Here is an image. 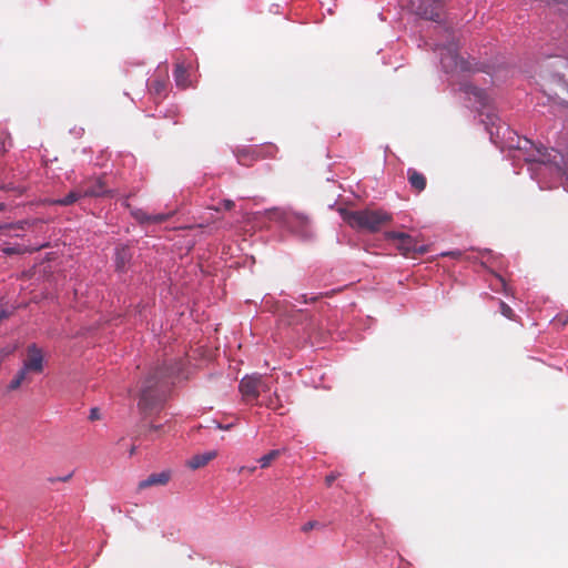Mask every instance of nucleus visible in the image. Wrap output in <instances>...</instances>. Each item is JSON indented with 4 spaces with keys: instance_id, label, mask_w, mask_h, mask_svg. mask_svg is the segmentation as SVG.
<instances>
[{
    "instance_id": "f257e3e1",
    "label": "nucleus",
    "mask_w": 568,
    "mask_h": 568,
    "mask_svg": "<svg viewBox=\"0 0 568 568\" xmlns=\"http://www.w3.org/2000/svg\"><path fill=\"white\" fill-rule=\"evenodd\" d=\"M172 375L168 367H159L150 373L142 382L139 395V409L150 414L161 407L168 390L166 378Z\"/></svg>"
},
{
    "instance_id": "f03ea898",
    "label": "nucleus",
    "mask_w": 568,
    "mask_h": 568,
    "mask_svg": "<svg viewBox=\"0 0 568 568\" xmlns=\"http://www.w3.org/2000/svg\"><path fill=\"white\" fill-rule=\"evenodd\" d=\"M343 220L353 229L376 233L383 226L388 225L393 221L390 213L384 210H341Z\"/></svg>"
},
{
    "instance_id": "7ed1b4c3",
    "label": "nucleus",
    "mask_w": 568,
    "mask_h": 568,
    "mask_svg": "<svg viewBox=\"0 0 568 568\" xmlns=\"http://www.w3.org/2000/svg\"><path fill=\"white\" fill-rule=\"evenodd\" d=\"M386 240H396L398 241L397 248L402 252L403 255L408 256L413 253L424 254L427 252V247L424 245H418L416 239L410 236L409 234L389 231L384 234Z\"/></svg>"
},
{
    "instance_id": "20e7f679",
    "label": "nucleus",
    "mask_w": 568,
    "mask_h": 568,
    "mask_svg": "<svg viewBox=\"0 0 568 568\" xmlns=\"http://www.w3.org/2000/svg\"><path fill=\"white\" fill-rule=\"evenodd\" d=\"M275 152L276 148L274 145H268L266 149L262 146H247L237 149L234 154L241 165L250 166L260 159L273 156Z\"/></svg>"
},
{
    "instance_id": "39448f33",
    "label": "nucleus",
    "mask_w": 568,
    "mask_h": 568,
    "mask_svg": "<svg viewBox=\"0 0 568 568\" xmlns=\"http://www.w3.org/2000/svg\"><path fill=\"white\" fill-rule=\"evenodd\" d=\"M266 385L260 376H245L240 382V392L245 400H256L261 390L265 392Z\"/></svg>"
},
{
    "instance_id": "423d86ee",
    "label": "nucleus",
    "mask_w": 568,
    "mask_h": 568,
    "mask_svg": "<svg viewBox=\"0 0 568 568\" xmlns=\"http://www.w3.org/2000/svg\"><path fill=\"white\" fill-rule=\"evenodd\" d=\"M84 197H108L113 192L109 189L102 178H91L80 184Z\"/></svg>"
},
{
    "instance_id": "0eeeda50",
    "label": "nucleus",
    "mask_w": 568,
    "mask_h": 568,
    "mask_svg": "<svg viewBox=\"0 0 568 568\" xmlns=\"http://www.w3.org/2000/svg\"><path fill=\"white\" fill-rule=\"evenodd\" d=\"M43 352L37 344H30L27 347V357L23 361L22 368L28 373L40 374L43 372Z\"/></svg>"
},
{
    "instance_id": "6e6552de",
    "label": "nucleus",
    "mask_w": 568,
    "mask_h": 568,
    "mask_svg": "<svg viewBox=\"0 0 568 568\" xmlns=\"http://www.w3.org/2000/svg\"><path fill=\"white\" fill-rule=\"evenodd\" d=\"M444 11L443 0H424L416 8V14L419 17L438 22Z\"/></svg>"
},
{
    "instance_id": "1a4fd4ad",
    "label": "nucleus",
    "mask_w": 568,
    "mask_h": 568,
    "mask_svg": "<svg viewBox=\"0 0 568 568\" xmlns=\"http://www.w3.org/2000/svg\"><path fill=\"white\" fill-rule=\"evenodd\" d=\"M440 62L446 71L456 69L468 70L466 62L458 55L453 47H444L440 53Z\"/></svg>"
},
{
    "instance_id": "9d476101",
    "label": "nucleus",
    "mask_w": 568,
    "mask_h": 568,
    "mask_svg": "<svg viewBox=\"0 0 568 568\" xmlns=\"http://www.w3.org/2000/svg\"><path fill=\"white\" fill-rule=\"evenodd\" d=\"M540 153V161L544 163L554 164L556 169L565 175H568V158H565L557 150L551 149L548 151L546 148L538 150Z\"/></svg>"
},
{
    "instance_id": "9b49d317",
    "label": "nucleus",
    "mask_w": 568,
    "mask_h": 568,
    "mask_svg": "<svg viewBox=\"0 0 568 568\" xmlns=\"http://www.w3.org/2000/svg\"><path fill=\"white\" fill-rule=\"evenodd\" d=\"M265 216L273 222L281 224L284 229L287 226V223L291 222H301L298 217L295 216V212L286 209L273 207L265 211Z\"/></svg>"
},
{
    "instance_id": "f8f14e48",
    "label": "nucleus",
    "mask_w": 568,
    "mask_h": 568,
    "mask_svg": "<svg viewBox=\"0 0 568 568\" xmlns=\"http://www.w3.org/2000/svg\"><path fill=\"white\" fill-rule=\"evenodd\" d=\"M173 213L149 214L142 209H133L131 215L140 224H160L168 221Z\"/></svg>"
},
{
    "instance_id": "ddd939ff",
    "label": "nucleus",
    "mask_w": 568,
    "mask_h": 568,
    "mask_svg": "<svg viewBox=\"0 0 568 568\" xmlns=\"http://www.w3.org/2000/svg\"><path fill=\"white\" fill-rule=\"evenodd\" d=\"M295 216L301 220V222H291L287 223V226L285 229L296 235H298L302 239H308L311 237V229H310V220L307 216L296 213Z\"/></svg>"
},
{
    "instance_id": "4468645a",
    "label": "nucleus",
    "mask_w": 568,
    "mask_h": 568,
    "mask_svg": "<svg viewBox=\"0 0 568 568\" xmlns=\"http://www.w3.org/2000/svg\"><path fill=\"white\" fill-rule=\"evenodd\" d=\"M132 260V252L129 246L121 245L115 248V270L118 272H124Z\"/></svg>"
},
{
    "instance_id": "2eb2a0df",
    "label": "nucleus",
    "mask_w": 568,
    "mask_h": 568,
    "mask_svg": "<svg viewBox=\"0 0 568 568\" xmlns=\"http://www.w3.org/2000/svg\"><path fill=\"white\" fill-rule=\"evenodd\" d=\"M407 179L410 187L417 193H420L426 189L427 180L425 175L419 173L415 169L410 168L407 170Z\"/></svg>"
},
{
    "instance_id": "dca6fc26",
    "label": "nucleus",
    "mask_w": 568,
    "mask_h": 568,
    "mask_svg": "<svg viewBox=\"0 0 568 568\" xmlns=\"http://www.w3.org/2000/svg\"><path fill=\"white\" fill-rule=\"evenodd\" d=\"M170 479V475L165 471L151 474L146 479L139 483V489H145L155 485H165Z\"/></svg>"
},
{
    "instance_id": "f3484780",
    "label": "nucleus",
    "mask_w": 568,
    "mask_h": 568,
    "mask_svg": "<svg viewBox=\"0 0 568 568\" xmlns=\"http://www.w3.org/2000/svg\"><path fill=\"white\" fill-rule=\"evenodd\" d=\"M216 457L215 452H209L201 455H195L187 460L186 465L192 469H197L205 466L209 462Z\"/></svg>"
},
{
    "instance_id": "a211bd4d",
    "label": "nucleus",
    "mask_w": 568,
    "mask_h": 568,
    "mask_svg": "<svg viewBox=\"0 0 568 568\" xmlns=\"http://www.w3.org/2000/svg\"><path fill=\"white\" fill-rule=\"evenodd\" d=\"M82 197H84V195L79 185L75 190L70 191L64 197L54 201V203L58 205L68 206L75 203L78 200Z\"/></svg>"
},
{
    "instance_id": "6ab92c4d",
    "label": "nucleus",
    "mask_w": 568,
    "mask_h": 568,
    "mask_svg": "<svg viewBox=\"0 0 568 568\" xmlns=\"http://www.w3.org/2000/svg\"><path fill=\"white\" fill-rule=\"evenodd\" d=\"M187 71L182 64H176L174 69V80L178 87L185 89L190 85Z\"/></svg>"
},
{
    "instance_id": "aec40b11",
    "label": "nucleus",
    "mask_w": 568,
    "mask_h": 568,
    "mask_svg": "<svg viewBox=\"0 0 568 568\" xmlns=\"http://www.w3.org/2000/svg\"><path fill=\"white\" fill-rule=\"evenodd\" d=\"M166 88V75L154 78L150 84V92L155 95H162Z\"/></svg>"
},
{
    "instance_id": "412c9836",
    "label": "nucleus",
    "mask_w": 568,
    "mask_h": 568,
    "mask_svg": "<svg viewBox=\"0 0 568 568\" xmlns=\"http://www.w3.org/2000/svg\"><path fill=\"white\" fill-rule=\"evenodd\" d=\"M284 452H285V448L284 449H273V450L268 452L267 454H265L264 456H262L258 459L261 468L270 467L272 462L275 460L276 458H278Z\"/></svg>"
},
{
    "instance_id": "4be33fe9",
    "label": "nucleus",
    "mask_w": 568,
    "mask_h": 568,
    "mask_svg": "<svg viewBox=\"0 0 568 568\" xmlns=\"http://www.w3.org/2000/svg\"><path fill=\"white\" fill-rule=\"evenodd\" d=\"M28 372L24 368H20L17 375L11 379L8 385V390H17L22 383L27 379Z\"/></svg>"
},
{
    "instance_id": "5701e85b",
    "label": "nucleus",
    "mask_w": 568,
    "mask_h": 568,
    "mask_svg": "<svg viewBox=\"0 0 568 568\" xmlns=\"http://www.w3.org/2000/svg\"><path fill=\"white\" fill-rule=\"evenodd\" d=\"M465 91L467 93H471L474 94V97L481 103V104H486L487 103V94L486 92L483 90V89H479L475 85H471V84H466L465 85Z\"/></svg>"
},
{
    "instance_id": "b1692460",
    "label": "nucleus",
    "mask_w": 568,
    "mask_h": 568,
    "mask_svg": "<svg viewBox=\"0 0 568 568\" xmlns=\"http://www.w3.org/2000/svg\"><path fill=\"white\" fill-rule=\"evenodd\" d=\"M322 528H324V525L321 524L320 521H317V520H310V521L305 523L301 527V530L303 532L307 534V532H310L313 529H322Z\"/></svg>"
},
{
    "instance_id": "393cba45",
    "label": "nucleus",
    "mask_w": 568,
    "mask_h": 568,
    "mask_svg": "<svg viewBox=\"0 0 568 568\" xmlns=\"http://www.w3.org/2000/svg\"><path fill=\"white\" fill-rule=\"evenodd\" d=\"M499 310H500V313L508 320H514L515 317V313L513 311V308L506 304L504 301H499Z\"/></svg>"
},
{
    "instance_id": "a878e982",
    "label": "nucleus",
    "mask_w": 568,
    "mask_h": 568,
    "mask_svg": "<svg viewBox=\"0 0 568 568\" xmlns=\"http://www.w3.org/2000/svg\"><path fill=\"white\" fill-rule=\"evenodd\" d=\"M8 146H11L9 134L6 132H0V154L4 153Z\"/></svg>"
},
{
    "instance_id": "bb28decb",
    "label": "nucleus",
    "mask_w": 568,
    "mask_h": 568,
    "mask_svg": "<svg viewBox=\"0 0 568 568\" xmlns=\"http://www.w3.org/2000/svg\"><path fill=\"white\" fill-rule=\"evenodd\" d=\"M265 405L271 409H278L282 407V404L280 403V397L276 393H274L273 396L268 398V400L265 403Z\"/></svg>"
},
{
    "instance_id": "cd10ccee",
    "label": "nucleus",
    "mask_w": 568,
    "mask_h": 568,
    "mask_svg": "<svg viewBox=\"0 0 568 568\" xmlns=\"http://www.w3.org/2000/svg\"><path fill=\"white\" fill-rule=\"evenodd\" d=\"M26 224H27V222H18V223H12V224H6V225L0 226V231H3V230H24V225Z\"/></svg>"
},
{
    "instance_id": "c85d7f7f",
    "label": "nucleus",
    "mask_w": 568,
    "mask_h": 568,
    "mask_svg": "<svg viewBox=\"0 0 568 568\" xmlns=\"http://www.w3.org/2000/svg\"><path fill=\"white\" fill-rule=\"evenodd\" d=\"M235 206V203L232 200H223L220 203V206H217L215 210L220 211L221 209H224L226 211L232 210Z\"/></svg>"
},
{
    "instance_id": "c756f323",
    "label": "nucleus",
    "mask_w": 568,
    "mask_h": 568,
    "mask_svg": "<svg viewBox=\"0 0 568 568\" xmlns=\"http://www.w3.org/2000/svg\"><path fill=\"white\" fill-rule=\"evenodd\" d=\"M3 253L7 255L21 254L23 253V248L20 246L4 247Z\"/></svg>"
},
{
    "instance_id": "7c9ffc66",
    "label": "nucleus",
    "mask_w": 568,
    "mask_h": 568,
    "mask_svg": "<svg viewBox=\"0 0 568 568\" xmlns=\"http://www.w3.org/2000/svg\"><path fill=\"white\" fill-rule=\"evenodd\" d=\"M338 477V474L331 473L325 477V483L329 487Z\"/></svg>"
},
{
    "instance_id": "2f4dec72",
    "label": "nucleus",
    "mask_w": 568,
    "mask_h": 568,
    "mask_svg": "<svg viewBox=\"0 0 568 568\" xmlns=\"http://www.w3.org/2000/svg\"><path fill=\"white\" fill-rule=\"evenodd\" d=\"M99 410L97 408H92L91 409V413H90V419L91 420H95V419H99Z\"/></svg>"
},
{
    "instance_id": "473e14b6",
    "label": "nucleus",
    "mask_w": 568,
    "mask_h": 568,
    "mask_svg": "<svg viewBox=\"0 0 568 568\" xmlns=\"http://www.w3.org/2000/svg\"><path fill=\"white\" fill-rule=\"evenodd\" d=\"M443 255L445 256H453V257H458L462 255V253L459 251H453V252H447V253H444Z\"/></svg>"
},
{
    "instance_id": "72a5a7b5",
    "label": "nucleus",
    "mask_w": 568,
    "mask_h": 568,
    "mask_svg": "<svg viewBox=\"0 0 568 568\" xmlns=\"http://www.w3.org/2000/svg\"><path fill=\"white\" fill-rule=\"evenodd\" d=\"M244 470H246L250 474H253L256 470V467L255 466H253V467H241L240 473H242Z\"/></svg>"
},
{
    "instance_id": "f704fd0d",
    "label": "nucleus",
    "mask_w": 568,
    "mask_h": 568,
    "mask_svg": "<svg viewBox=\"0 0 568 568\" xmlns=\"http://www.w3.org/2000/svg\"><path fill=\"white\" fill-rule=\"evenodd\" d=\"M9 355V352L0 351V365L4 361V358Z\"/></svg>"
},
{
    "instance_id": "c9c22d12",
    "label": "nucleus",
    "mask_w": 568,
    "mask_h": 568,
    "mask_svg": "<svg viewBox=\"0 0 568 568\" xmlns=\"http://www.w3.org/2000/svg\"><path fill=\"white\" fill-rule=\"evenodd\" d=\"M217 427H219V428H221V429L229 430V429L232 427V424H230V425H224V426H222L221 424H219V426H217Z\"/></svg>"
},
{
    "instance_id": "e433bc0d",
    "label": "nucleus",
    "mask_w": 568,
    "mask_h": 568,
    "mask_svg": "<svg viewBox=\"0 0 568 568\" xmlns=\"http://www.w3.org/2000/svg\"><path fill=\"white\" fill-rule=\"evenodd\" d=\"M160 427H161V426L151 425L150 430L158 432V430L160 429Z\"/></svg>"
},
{
    "instance_id": "4c0bfd02",
    "label": "nucleus",
    "mask_w": 568,
    "mask_h": 568,
    "mask_svg": "<svg viewBox=\"0 0 568 568\" xmlns=\"http://www.w3.org/2000/svg\"><path fill=\"white\" fill-rule=\"evenodd\" d=\"M6 317V313L3 311H0V321Z\"/></svg>"
},
{
    "instance_id": "58836bf2",
    "label": "nucleus",
    "mask_w": 568,
    "mask_h": 568,
    "mask_svg": "<svg viewBox=\"0 0 568 568\" xmlns=\"http://www.w3.org/2000/svg\"><path fill=\"white\" fill-rule=\"evenodd\" d=\"M70 477H71V475H68L64 478H62L61 480L67 481Z\"/></svg>"
},
{
    "instance_id": "ea45409f",
    "label": "nucleus",
    "mask_w": 568,
    "mask_h": 568,
    "mask_svg": "<svg viewBox=\"0 0 568 568\" xmlns=\"http://www.w3.org/2000/svg\"><path fill=\"white\" fill-rule=\"evenodd\" d=\"M4 209V204L0 202V211Z\"/></svg>"
}]
</instances>
